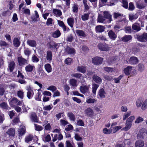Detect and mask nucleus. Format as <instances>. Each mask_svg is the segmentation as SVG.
I'll use <instances>...</instances> for the list:
<instances>
[{"label":"nucleus","mask_w":147,"mask_h":147,"mask_svg":"<svg viewBox=\"0 0 147 147\" xmlns=\"http://www.w3.org/2000/svg\"><path fill=\"white\" fill-rule=\"evenodd\" d=\"M98 47L102 51H107L109 50V47L106 43H99L98 45Z\"/></svg>","instance_id":"f257e3e1"},{"label":"nucleus","mask_w":147,"mask_h":147,"mask_svg":"<svg viewBox=\"0 0 147 147\" xmlns=\"http://www.w3.org/2000/svg\"><path fill=\"white\" fill-rule=\"evenodd\" d=\"M10 105H22V102L19 101L18 99L15 97H13L10 101Z\"/></svg>","instance_id":"f03ea898"},{"label":"nucleus","mask_w":147,"mask_h":147,"mask_svg":"<svg viewBox=\"0 0 147 147\" xmlns=\"http://www.w3.org/2000/svg\"><path fill=\"white\" fill-rule=\"evenodd\" d=\"M103 60L102 58L97 57L93 58L92 62L94 64L97 65L101 64Z\"/></svg>","instance_id":"7ed1b4c3"},{"label":"nucleus","mask_w":147,"mask_h":147,"mask_svg":"<svg viewBox=\"0 0 147 147\" xmlns=\"http://www.w3.org/2000/svg\"><path fill=\"white\" fill-rule=\"evenodd\" d=\"M138 40L142 42H145L147 41V33H144L141 36L137 37Z\"/></svg>","instance_id":"20e7f679"},{"label":"nucleus","mask_w":147,"mask_h":147,"mask_svg":"<svg viewBox=\"0 0 147 147\" xmlns=\"http://www.w3.org/2000/svg\"><path fill=\"white\" fill-rule=\"evenodd\" d=\"M103 16L105 18L107 19L109 22L112 21V16L109 13L108 11H105L103 12Z\"/></svg>","instance_id":"39448f33"},{"label":"nucleus","mask_w":147,"mask_h":147,"mask_svg":"<svg viewBox=\"0 0 147 147\" xmlns=\"http://www.w3.org/2000/svg\"><path fill=\"white\" fill-rule=\"evenodd\" d=\"M47 45L50 48H56L57 49L59 48V45L55 43L53 41H51L47 44Z\"/></svg>","instance_id":"423d86ee"},{"label":"nucleus","mask_w":147,"mask_h":147,"mask_svg":"<svg viewBox=\"0 0 147 147\" xmlns=\"http://www.w3.org/2000/svg\"><path fill=\"white\" fill-rule=\"evenodd\" d=\"M85 113L90 117H92L93 115L94 112L92 109L90 108H88L85 110Z\"/></svg>","instance_id":"0eeeda50"},{"label":"nucleus","mask_w":147,"mask_h":147,"mask_svg":"<svg viewBox=\"0 0 147 147\" xmlns=\"http://www.w3.org/2000/svg\"><path fill=\"white\" fill-rule=\"evenodd\" d=\"M18 60L20 66H23L27 63V60L22 57H18Z\"/></svg>","instance_id":"6e6552de"},{"label":"nucleus","mask_w":147,"mask_h":147,"mask_svg":"<svg viewBox=\"0 0 147 147\" xmlns=\"http://www.w3.org/2000/svg\"><path fill=\"white\" fill-rule=\"evenodd\" d=\"M108 34L109 38L113 40H115L117 37V35L112 30H110Z\"/></svg>","instance_id":"1a4fd4ad"},{"label":"nucleus","mask_w":147,"mask_h":147,"mask_svg":"<svg viewBox=\"0 0 147 147\" xmlns=\"http://www.w3.org/2000/svg\"><path fill=\"white\" fill-rule=\"evenodd\" d=\"M65 52L69 54H74L75 50L74 49L67 46L65 49Z\"/></svg>","instance_id":"9d476101"},{"label":"nucleus","mask_w":147,"mask_h":147,"mask_svg":"<svg viewBox=\"0 0 147 147\" xmlns=\"http://www.w3.org/2000/svg\"><path fill=\"white\" fill-rule=\"evenodd\" d=\"M132 28L133 30L136 32L140 31L141 29L139 24L137 23H135L133 24L132 26Z\"/></svg>","instance_id":"9b49d317"},{"label":"nucleus","mask_w":147,"mask_h":147,"mask_svg":"<svg viewBox=\"0 0 147 147\" xmlns=\"http://www.w3.org/2000/svg\"><path fill=\"white\" fill-rule=\"evenodd\" d=\"M129 61L130 64H135L138 62V60L136 57H132L130 58Z\"/></svg>","instance_id":"f8f14e48"},{"label":"nucleus","mask_w":147,"mask_h":147,"mask_svg":"<svg viewBox=\"0 0 147 147\" xmlns=\"http://www.w3.org/2000/svg\"><path fill=\"white\" fill-rule=\"evenodd\" d=\"M89 88V87L88 86H81L80 87V90L82 93L84 94L88 91Z\"/></svg>","instance_id":"ddd939ff"},{"label":"nucleus","mask_w":147,"mask_h":147,"mask_svg":"<svg viewBox=\"0 0 147 147\" xmlns=\"http://www.w3.org/2000/svg\"><path fill=\"white\" fill-rule=\"evenodd\" d=\"M146 134V133L143 131V129H141L137 135V138L140 140L143 138L144 136Z\"/></svg>","instance_id":"4468645a"},{"label":"nucleus","mask_w":147,"mask_h":147,"mask_svg":"<svg viewBox=\"0 0 147 147\" xmlns=\"http://www.w3.org/2000/svg\"><path fill=\"white\" fill-rule=\"evenodd\" d=\"M132 67L131 66H127L124 69V72L125 75L128 76L130 74Z\"/></svg>","instance_id":"2eb2a0df"},{"label":"nucleus","mask_w":147,"mask_h":147,"mask_svg":"<svg viewBox=\"0 0 147 147\" xmlns=\"http://www.w3.org/2000/svg\"><path fill=\"white\" fill-rule=\"evenodd\" d=\"M98 93L100 98H104L105 97V94H106V92L103 88L100 89Z\"/></svg>","instance_id":"dca6fc26"},{"label":"nucleus","mask_w":147,"mask_h":147,"mask_svg":"<svg viewBox=\"0 0 147 147\" xmlns=\"http://www.w3.org/2000/svg\"><path fill=\"white\" fill-rule=\"evenodd\" d=\"M144 145V142L141 140L137 141L135 144L136 147H143Z\"/></svg>","instance_id":"f3484780"},{"label":"nucleus","mask_w":147,"mask_h":147,"mask_svg":"<svg viewBox=\"0 0 147 147\" xmlns=\"http://www.w3.org/2000/svg\"><path fill=\"white\" fill-rule=\"evenodd\" d=\"M132 37L131 35H125L121 38V40L123 42H127L131 40Z\"/></svg>","instance_id":"a211bd4d"},{"label":"nucleus","mask_w":147,"mask_h":147,"mask_svg":"<svg viewBox=\"0 0 147 147\" xmlns=\"http://www.w3.org/2000/svg\"><path fill=\"white\" fill-rule=\"evenodd\" d=\"M95 29L96 31L98 32H102L104 31L105 27L102 26L98 25L96 26Z\"/></svg>","instance_id":"6ab92c4d"},{"label":"nucleus","mask_w":147,"mask_h":147,"mask_svg":"<svg viewBox=\"0 0 147 147\" xmlns=\"http://www.w3.org/2000/svg\"><path fill=\"white\" fill-rule=\"evenodd\" d=\"M46 59L47 60L49 61H51L52 59V53L50 51H48L47 52Z\"/></svg>","instance_id":"aec40b11"},{"label":"nucleus","mask_w":147,"mask_h":147,"mask_svg":"<svg viewBox=\"0 0 147 147\" xmlns=\"http://www.w3.org/2000/svg\"><path fill=\"white\" fill-rule=\"evenodd\" d=\"M92 79L96 83H99L102 82L101 78L96 75H94L92 77Z\"/></svg>","instance_id":"412c9836"},{"label":"nucleus","mask_w":147,"mask_h":147,"mask_svg":"<svg viewBox=\"0 0 147 147\" xmlns=\"http://www.w3.org/2000/svg\"><path fill=\"white\" fill-rule=\"evenodd\" d=\"M30 118L32 122H37V116L35 113H32L31 114Z\"/></svg>","instance_id":"4be33fe9"},{"label":"nucleus","mask_w":147,"mask_h":147,"mask_svg":"<svg viewBox=\"0 0 147 147\" xmlns=\"http://www.w3.org/2000/svg\"><path fill=\"white\" fill-rule=\"evenodd\" d=\"M53 12L54 14L58 16H60L62 15L61 11L60 10L57 9H53Z\"/></svg>","instance_id":"5701e85b"},{"label":"nucleus","mask_w":147,"mask_h":147,"mask_svg":"<svg viewBox=\"0 0 147 147\" xmlns=\"http://www.w3.org/2000/svg\"><path fill=\"white\" fill-rule=\"evenodd\" d=\"M77 70L79 71L84 73L86 71V68L84 66H78L77 68Z\"/></svg>","instance_id":"b1692460"},{"label":"nucleus","mask_w":147,"mask_h":147,"mask_svg":"<svg viewBox=\"0 0 147 147\" xmlns=\"http://www.w3.org/2000/svg\"><path fill=\"white\" fill-rule=\"evenodd\" d=\"M60 35V32L59 30H57L53 33L52 36L54 38H56L59 37Z\"/></svg>","instance_id":"393cba45"},{"label":"nucleus","mask_w":147,"mask_h":147,"mask_svg":"<svg viewBox=\"0 0 147 147\" xmlns=\"http://www.w3.org/2000/svg\"><path fill=\"white\" fill-rule=\"evenodd\" d=\"M76 32L77 34L80 36H82V37H85L86 36L84 32L82 30H76Z\"/></svg>","instance_id":"a878e982"},{"label":"nucleus","mask_w":147,"mask_h":147,"mask_svg":"<svg viewBox=\"0 0 147 147\" xmlns=\"http://www.w3.org/2000/svg\"><path fill=\"white\" fill-rule=\"evenodd\" d=\"M132 123L127 121H126V126L123 128V129L125 131H127L131 127Z\"/></svg>","instance_id":"bb28decb"},{"label":"nucleus","mask_w":147,"mask_h":147,"mask_svg":"<svg viewBox=\"0 0 147 147\" xmlns=\"http://www.w3.org/2000/svg\"><path fill=\"white\" fill-rule=\"evenodd\" d=\"M13 43L14 46L16 47H19L20 44V42L18 38H15L14 39Z\"/></svg>","instance_id":"cd10ccee"},{"label":"nucleus","mask_w":147,"mask_h":147,"mask_svg":"<svg viewBox=\"0 0 147 147\" xmlns=\"http://www.w3.org/2000/svg\"><path fill=\"white\" fill-rule=\"evenodd\" d=\"M45 68L47 71L49 73L51 72L52 68L50 64L49 63L46 64L45 66Z\"/></svg>","instance_id":"c85d7f7f"},{"label":"nucleus","mask_w":147,"mask_h":147,"mask_svg":"<svg viewBox=\"0 0 147 147\" xmlns=\"http://www.w3.org/2000/svg\"><path fill=\"white\" fill-rule=\"evenodd\" d=\"M136 6L138 8L142 9L146 7V5L144 4L143 3L138 2L136 3Z\"/></svg>","instance_id":"c756f323"},{"label":"nucleus","mask_w":147,"mask_h":147,"mask_svg":"<svg viewBox=\"0 0 147 147\" xmlns=\"http://www.w3.org/2000/svg\"><path fill=\"white\" fill-rule=\"evenodd\" d=\"M15 64L13 61L11 62L9 65V68L10 72L13 71L14 68Z\"/></svg>","instance_id":"7c9ffc66"},{"label":"nucleus","mask_w":147,"mask_h":147,"mask_svg":"<svg viewBox=\"0 0 147 147\" xmlns=\"http://www.w3.org/2000/svg\"><path fill=\"white\" fill-rule=\"evenodd\" d=\"M6 133L10 136H14L15 134V130L13 128H10Z\"/></svg>","instance_id":"2f4dec72"},{"label":"nucleus","mask_w":147,"mask_h":147,"mask_svg":"<svg viewBox=\"0 0 147 147\" xmlns=\"http://www.w3.org/2000/svg\"><path fill=\"white\" fill-rule=\"evenodd\" d=\"M28 92H27V96L28 98L30 99L32 96L33 92L31 88L28 89Z\"/></svg>","instance_id":"473e14b6"},{"label":"nucleus","mask_w":147,"mask_h":147,"mask_svg":"<svg viewBox=\"0 0 147 147\" xmlns=\"http://www.w3.org/2000/svg\"><path fill=\"white\" fill-rule=\"evenodd\" d=\"M143 101V99L142 98H139L136 102V104L138 107H140Z\"/></svg>","instance_id":"72a5a7b5"},{"label":"nucleus","mask_w":147,"mask_h":147,"mask_svg":"<svg viewBox=\"0 0 147 147\" xmlns=\"http://www.w3.org/2000/svg\"><path fill=\"white\" fill-rule=\"evenodd\" d=\"M27 42L28 45L32 47H35L36 45V42L34 40H28Z\"/></svg>","instance_id":"f704fd0d"},{"label":"nucleus","mask_w":147,"mask_h":147,"mask_svg":"<svg viewBox=\"0 0 147 147\" xmlns=\"http://www.w3.org/2000/svg\"><path fill=\"white\" fill-rule=\"evenodd\" d=\"M67 115L70 120L72 121L75 120V115L72 113L71 112L68 113L67 114Z\"/></svg>","instance_id":"c9c22d12"},{"label":"nucleus","mask_w":147,"mask_h":147,"mask_svg":"<svg viewBox=\"0 0 147 147\" xmlns=\"http://www.w3.org/2000/svg\"><path fill=\"white\" fill-rule=\"evenodd\" d=\"M67 22L68 24L71 27H73L74 22V19L71 18H69L67 20Z\"/></svg>","instance_id":"e433bc0d"},{"label":"nucleus","mask_w":147,"mask_h":147,"mask_svg":"<svg viewBox=\"0 0 147 147\" xmlns=\"http://www.w3.org/2000/svg\"><path fill=\"white\" fill-rule=\"evenodd\" d=\"M104 16H102L100 14H99L98 16L97 21L98 22L102 23L105 20Z\"/></svg>","instance_id":"4c0bfd02"},{"label":"nucleus","mask_w":147,"mask_h":147,"mask_svg":"<svg viewBox=\"0 0 147 147\" xmlns=\"http://www.w3.org/2000/svg\"><path fill=\"white\" fill-rule=\"evenodd\" d=\"M0 107L4 109L7 110L8 108V106L7 103L5 102H3L0 104Z\"/></svg>","instance_id":"58836bf2"},{"label":"nucleus","mask_w":147,"mask_h":147,"mask_svg":"<svg viewBox=\"0 0 147 147\" xmlns=\"http://www.w3.org/2000/svg\"><path fill=\"white\" fill-rule=\"evenodd\" d=\"M92 91L94 94H95L96 93V90L98 87V85L95 84H92Z\"/></svg>","instance_id":"ea45409f"},{"label":"nucleus","mask_w":147,"mask_h":147,"mask_svg":"<svg viewBox=\"0 0 147 147\" xmlns=\"http://www.w3.org/2000/svg\"><path fill=\"white\" fill-rule=\"evenodd\" d=\"M24 128V127H21L18 131V133L21 136L24 134L25 133Z\"/></svg>","instance_id":"a19ab883"},{"label":"nucleus","mask_w":147,"mask_h":147,"mask_svg":"<svg viewBox=\"0 0 147 147\" xmlns=\"http://www.w3.org/2000/svg\"><path fill=\"white\" fill-rule=\"evenodd\" d=\"M70 84L73 86H77V81L75 79H70L69 80Z\"/></svg>","instance_id":"79ce46f5"},{"label":"nucleus","mask_w":147,"mask_h":147,"mask_svg":"<svg viewBox=\"0 0 147 147\" xmlns=\"http://www.w3.org/2000/svg\"><path fill=\"white\" fill-rule=\"evenodd\" d=\"M96 101V100L95 99L90 98L87 99L86 102L88 103H94Z\"/></svg>","instance_id":"37998d69"},{"label":"nucleus","mask_w":147,"mask_h":147,"mask_svg":"<svg viewBox=\"0 0 147 147\" xmlns=\"http://www.w3.org/2000/svg\"><path fill=\"white\" fill-rule=\"evenodd\" d=\"M89 14L88 13H85L82 16V19L83 20L85 21L88 20Z\"/></svg>","instance_id":"c03bdc74"},{"label":"nucleus","mask_w":147,"mask_h":147,"mask_svg":"<svg viewBox=\"0 0 147 147\" xmlns=\"http://www.w3.org/2000/svg\"><path fill=\"white\" fill-rule=\"evenodd\" d=\"M138 18V15L136 14L135 15H129V19L131 21L132 20L136 19Z\"/></svg>","instance_id":"a18cd8bd"},{"label":"nucleus","mask_w":147,"mask_h":147,"mask_svg":"<svg viewBox=\"0 0 147 147\" xmlns=\"http://www.w3.org/2000/svg\"><path fill=\"white\" fill-rule=\"evenodd\" d=\"M33 69V66L30 65H28L26 67V70L28 72H30L32 71Z\"/></svg>","instance_id":"49530a36"},{"label":"nucleus","mask_w":147,"mask_h":147,"mask_svg":"<svg viewBox=\"0 0 147 147\" xmlns=\"http://www.w3.org/2000/svg\"><path fill=\"white\" fill-rule=\"evenodd\" d=\"M103 78L105 80L110 81L112 80L113 78L111 76L108 75H105L103 76Z\"/></svg>","instance_id":"de8ad7c7"},{"label":"nucleus","mask_w":147,"mask_h":147,"mask_svg":"<svg viewBox=\"0 0 147 147\" xmlns=\"http://www.w3.org/2000/svg\"><path fill=\"white\" fill-rule=\"evenodd\" d=\"M123 6L125 8L128 7V2L126 0H122Z\"/></svg>","instance_id":"09e8293b"},{"label":"nucleus","mask_w":147,"mask_h":147,"mask_svg":"<svg viewBox=\"0 0 147 147\" xmlns=\"http://www.w3.org/2000/svg\"><path fill=\"white\" fill-rule=\"evenodd\" d=\"M123 76V75H120L118 78H114V80L115 82L116 83H119V81L122 78Z\"/></svg>","instance_id":"8fccbe9b"},{"label":"nucleus","mask_w":147,"mask_h":147,"mask_svg":"<svg viewBox=\"0 0 147 147\" xmlns=\"http://www.w3.org/2000/svg\"><path fill=\"white\" fill-rule=\"evenodd\" d=\"M144 65L141 63H139L138 65V70L140 71H142L144 69Z\"/></svg>","instance_id":"3c124183"},{"label":"nucleus","mask_w":147,"mask_h":147,"mask_svg":"<svg viewBox=\"0 0 147 147\" xmlns=\"http://www.w3.org/2000/svg\"><path fill=\"white\" fill-rule=\"evenodd\" d=\"M144 121L143 119L140 117H138L135 121V123H138Z\"/></svg>","instance_id":"603ef678"},{"label":"nucleus","mask_w":147,"mask_h":147,"mask_svg":"<svg viewBox=\"0 0 147 147\" xmlns=\"http://www.w3.org/2000/svg\"><path fill=\"white\" fill-rule=\"evenodd\" d=\"M147 108V99L143 103L142 107L143 110H145Z\"/></svg>","instance_id":"864d4df0"},{"label":"nucleus","mask_w":147,"mask_h":147,"mask_svg":"<svg viewBox=\"0 0 147 147\" xmlns=\"http://www.w3.org/2000/svg\"><path fill=\"white\" fill-rule=\"evenodd\" d=\"M17 95L19 97L21 98H23V97L24 93L22 91L20 90L18 92Z\"/></svg>","instance_id":"5fc2aeb1"},{"label":"nucleus","mask_w":147,"mask_h":147,"mask_svg":"<svg viewBox=\"0 0 147 147\" xmlns=\"http://www.w3.org/2000/svg\"><path fill=\"white\" fill-rule=\"evenodd\" d=\"M82 74L78 73L74 74L71 75L72 76L77 78H80L82 76Z\"/></svg>","instance_id":"6e6d98bb"},{"label":"nucleus","mask_w":147,"mask_h":147,"mask_svg":"<svg viewBox=\"0 0 147 147\" xmlns=\"http://www.w3.org/2000/svg\"><path fill=\"white\" fill-rule=\"evenodd\" d=\"M32 137L30 136H27L25 138V142H29L32 140Z\"/></svg>","instance_id":"4d7b16f0"},{"label":"nucleus","mask_w":147,"mask_h":147,"mask_svg":"<svg viewBox=\"0 0 147 147\" xmlns=\"http://www.w3.org/2000/svg\"><path fill=\"white\" fill-rule=\"evenodd\" d=\"M104 69L106 71L109 72L110 71L112 72L113 71V69L112 68L108 67H104Z\"/></svg>","instance_id":"13d9d810"},{"label":"nucleus","mask_w":147,"mask_h":147,"mask_svg":"<svg viewBox=\"0 0 147 147\" xmlns=\"http://www.w3.org/2000/svg\"><path fill=\"white\" fill-rule=\"evenodd\" d=\"M65 62L66 64L70 65L72 62V59L71 58H67L65 60Z\"/></svg>","instance_id":"bf43d9fd"},{"label":"nucleus","mask_w":147,"mask_h":147,"mask_svg":"<svg viewBox=\"0 0 147 147\" xmlns=\"http://www.w3.org/2000/svg\"><path fill=\"white\" fill-rule=\"evenodd\" d=\"M47 89L49 90H51L53 92H54L56 90V88L54 86H49Z\"/></svg>","instance_id":"052dcab7"},{"label":"nucleus","mask_w":147,"mask_h":147,"mask_svg":"<svg viewBox=\"0 0 147 147\" xmlns=\"http://www.w3.org/2000/svg\"><path fill=\"white\" fill-rule=\"evenodd\" d=\"M35 15L34 16L33 15L31 17V19L32 21L34 22L36 21L37 18V11H35Z\"/></svg>","instance_id":"680f3d73"},{"label":"nucleus","mask_w":147,"mask_h":147,"mask_svg":"<svg viewBox=\"0 0 147 147\" xmlns=\"http://www.w3.org/2000/svg\"><path fill=\"white\" fill-rule=\"evenodd\" d=\"M130 114L131 112H129L126 113L123 116V120H125L130 115Z\"/></svg>","instance_id":"e2e57ef3"},{"label":"nucleus","mask_w":147,"mask_h":147,"mask_svg":"<svg viewBox=\"0 0 147 147\" xmlns=\"http://www.w3.org/2000/svg\"><path fill=\"white\" fill-rule=\"evenodd\" d=\"M75 138L77 141H81L82 140V138L77 134H75Z\"/></svg>","instance_id":"0e129e2a"},{"label":"nucleus","mask_w":147,"mask_h":147,"mask_svg":"<svg viewBox=\"0 0 147 147\" xmlns=\"http://www.w3.org/2000/svg\"><path fill=\"white\" fill-rule=\"evenodd\" d=\"M77 124L81 126H84V125L83 121L82 120H79L78 121Z\"/></svg>","instance_id":"69168bd1"},{"label":"nucleus","mask_w":147,"mask_h":147,"mask_svg":"<svg viewBox=\"0 0 147 147\" xmlns=\"http://www.w3.org/2000/svg\"><path fill=\"white\" fill-rule=\"evenodd\" d=\"M134 6L133 3L130 2L129 3V9L130 10H133L134 9Z\"/></svg>","instance_id":"338daca9"},{"label":"nucleus","mask_w":147,"mask_h":147,"mask_svg":"<svg viewBox=\"0 0 147 147\" xmlns=\"http://www.w3.org/2000/svg\"><path fill=\"white\" fill-rule=\"evenodd\" d=\"M60 121L62 125L65 126L68 124V122L67 121L61 119Z\"/></svg>","instance_id":"774afa93"}]
</instances>
